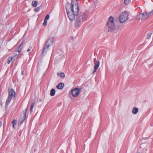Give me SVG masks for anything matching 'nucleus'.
<instances>
[{
    "label": "nucleus",
    "mask_w": 153,
    "mask_h": 153,
    "mask_svg": "<svg viewBox=\"0 0 153 153\" xmlns=\"http://www.w3.org/2000/svg\"><path fill=\"white\" fill-rule=\"evenodd\" d=\"M35 102H33L32 103V104H31V105L30 106V112L31 113L33 111V109L35 105Z\"/></svg>",
    "instance_id": "nucleus-20"
},
{
    "label": "nucleus",
    "mask_w": 153,
    "mask_h": 153,
    "mask_svg": "<svg viewBox=\"0 0 153 153\" xmlns=\"http://www.w3.org/2000/svg\"><path fill=\"white\" fill-rule=\"evenodd\" d=\"M57 75L60 77L64 79L65 78V75L64 73L61 72L57 73Z\"/></svg>",
    "instance_id": "nucleus-13"
},
{
    "label": "nucleus",
    "mask_w": 153,
    "mask_h": 153,
    "mask_svg": "<svg viewBox=\"0 0 153 153\" xmlns=\"http://www.w3.org/2000/svg\"><path fill=\"white\" fill-rule=\"evenodd\" d=\"M64 84L62 82L59 83L56 86L58 89H62L64 87Z\"/></svg>",
    "instance_id": "nucleus-11"
},
{
    "label": "nucleus",
    "mask_w": 153,
    "mask_h": 153,
    "mask_svg": "<svg viewBox=\"0 0 153 153\" xmlns=\"http://www.w3.org/2000/svg\"><path fill=\"white\" fill-rule=\"evenodd\" d=\"M136 153H140L139 152H136Z\"/></svg>",
    "instance_id": "nucleus-34"
},
{
    "label": "nucleus",
    "mask_w": 153,
    "mask_h": 153,
    "mask_svg": "<svg viewBox=\"0 0 153 153\" xmlns=\"http://www.w3.org/2000/svg\"><path fill=\"white\" fill-rule=\"evenodd\" d=\"M24 43V42L22 41L21 44L18 47L16 50L17 51L20 53L21 51L22 48Z\"/></svg>",
    "instance_id": "nucleus-12"
},
{
    "label": "nucleus",
    "mask_w": 153,
    "mask_h": 153,
    "mask_svg": "<svg viewBox=\"0 0 153 153\" xmlns=\"http://www.w3.org/2000/svg\"><path fill=\"white\" fill-rule=\"evenodd\" d=\"M94 68H98L100 65V61L99 60L97 61L96 58L94 59Z\"/></svg>",
    "instance_id": "nucleus-9"
},
{
    "label": "nucleus",
    "mask_w": 153,
    "mask_h": 153,
    "mask_svg": "<svg viewBox=\"0 0 153 153\" xmlns=\"http://www.w3.org/2000/svg\"><path fill=\"white\" fill-rule=\"evenodd\" d=\"M39 100L41 101V100L40 99H39Z\"/></svg>",
    "instance_id": "nucleus-35"
},
{
    "label": "nucleus",
    "mask_w": 153,
    "mask_h": 153,
    "mask_svg": "<svg viewBox=\"0 0 153 153\" xmlns=\"http://www.w3.org/2000/svg\"><path fill=\"white\" fill-rule=\"evenodd\" d=\"M39 8H40V7H39Z\"/></svg>",
    "instance_id": "nucleus-36"
},
{
    "label": "nucleus",
    "mask_w": 153,
    "mask_h": 153,
    "mask_svg": "<svg viewBox=\"0 0 153 153\" xmlns=\"http://www.w3.org/2000/svg\"><path fill=\"white\" fill-rule=\"evenodd\" d=\"M150 13H152V14H153V9L150 12Z\"/></svg>",
    "instance_id": "nucleus-32"
},
{
    "label": "nucleus",
    "mask_w": 153,
    "mask_h": 153,
    "mask_svg": "<svg viewBox=\"0 0 153 153\" xmlns=\"http://www.w3.org/2000/svg\"><path fill=\"white\" fill-rule=\"evenodd\" d=\"M114 19V18L112 16H111L108 19L106 26L108 28L109 32H112L115 28Z\"/></svg>",
    "instance_id": "nucleus-3"
},
{
    "label": "nucleus",
    "mask_w": 153,
    "mask_h": 153,
    "mask_svg": "<svg viewBox=\"0 0 153 153\" xmlns=\"http://www.w3.org/2000/svg\"><path fill=\"white\" fill-rule=\"evenodd\" d=\"M13 58L12 57H8V58L7 63L9 64L12 61Z\"/></svg>",
    "instance_id": "nucleus-22"
},
{
    "label": "nucleus",
    "mask_w": 153,
    "mask_h": 153,
    "mask_svg": "<svg viewBox=\"0 0 153 153\" xmlns=\"http://www.w3.org/2000/svg\"><path fill=\"white\" fill-rule=\"evenodd\" d=\"M128 19V16L124 13H121L119 17V21L120 23H123Z\"/></svg>",
    "instance_id": "nucleus-6"
},
{
    "label": "nucleus",
    "mask_w": 153,
    "mask_h": 153,
    "mask_svg": "<svg viewBox=\"0 0 153 153\" xmlns=\"http://www.w3.org/2000/svg\"><path fill=\"white\" fill-rule=\"evenodd\" d=\"M138 111V108L137 107H134L132 110V113L134 114H136Z\"/></svg>",
    "instance_id": "nucleus-15"
},
{
    "label": "nucleus",
    "mask_w": 153,
    "mask_h": 153,
    "mask_svg": "<svg viewBox=\"0 0 153 153\" xmlns=\"http://www.w3.org/2000/svg\"><path fill=\"white\" fill-rule=\"evenodd\" d=\"M21 74L22 75H24V71H22Z\"/></svg>",
    "instance_id": "nucleus-31"
},
{
    "label": "nucleus",
    "mask_w": 153,
    "mask_h": 153,
    "mask_svg": "<svg viewBox=\"0 0 153 153\" xmlns=\"http://www.w3.org/2000/svg\"><path fill=\"white\" fill-rule=\"evenodd\" d=\"M87 15L85 13L84 14L82 17V21L83 22L86 21L87 20Z\"/></svg>",
    "instance_id": "nucleus-16"
},
{
    "label": "nucleus",
    "mask_w": 153,
    "mask_h": 153,
    "mask_svg": "<svg viewBox=\"0 0 153 153\" xmlns=\"http://www.w3.org/2000/svg\"><path fill=\"white\" fill-rule=\"evenodd\" d=\"M73 39V37H70V40H72Z\"/></svg>",
    "instance_id": "nucleus-30"
},
{
    "label": "nucleus",
    "mask_w": 153,
    "mask_h": 153,
    "mask_svg": "<svg viewBox=\"0 0 153 153\" xmlns=\"http://www.w3.org/2000/svg\"><path fill=\"white\" fill-rule=\"evenodd\" d=\"M142 15V13H140L137 16V17H136L137 19H139V20H144V18L143 17V16Z\"/></svg>",
    "instance_id": "nucleus-14"
},
{
    "label": "nucleus",
    "mask_w": 153,
    "mask_h": 153,
    "mask_svg": "<svg viewBox=\"0 0 153 153\" xmlns=\"http://www.w3.org/2000/svg\"><path fill=\"white\" fill-rule=\"evenodd\" d=\"M31 48H32L31 47H30V48H28L27 51V52H29L30 51V49H31Z\"/></svg>",
    "instance_id": "nucleus-29"
},
{
    "label": "nucleus",
    "mask_w": 153,
    "mask_h": 153,
    "mask_svg": "<svg viewBox=\"0 0 153 153\" xmlns=\"http://www.w3.org/2000/svg\"><path fill=\"white\" fill-rule=\"evenodd\" d=\"M47 21L46 20H44V23H43V25L44 26H46L47 25Z\"/></svg>",
    "instance_id": "nucleus-26"
},
{
    "label": "nucleus",
    "mask_w": 153,
    "mask_h": 153,
    "mask_svg": "<svg viewBox=\"0 0 153 153\" xmlns=\"http://www.w3.org/2000/svg\"><path fill=\"white\" fill-rule=\"evenodd\" d=\"M77 17H78L76 19L75 22V26L76 28L78 27L81 23L80 16L79 17L78 16L76 17L77 18Z\"/></svg>",
    "instance_id": "nucleus-8"
},
{
    "label": "nucleus",
    "mask_w": 153,
    "mask_h": 153,
    "mask_svg": "<svg viewBox=\"0 0 153 153\" xmlns=\"http://www.w3.org/2000/svg\"><path fill=\"white\" fill-rule=\"evenodd\" d=\"M142 15L143 16L144 19L145 20L150 15L152 14V13H150V12L149 13L146 12L143 13H142Z\"/></svg>",
    "instance_id": "nucleus-10"
},
{
    "label": "nucleus",
    "mask_w": 153,
    "mask_h": 153,
    "mask_svg": "<svg viewBox=\"0 0 153 153\" xmlns=\"http://www.w3.org/2000/svg\"><path fill=\"white\" fill-rule=\"evenodd\" d=\"M2 123L1 122H0V126L2 125Z\"/></svg>",
    "instance_id": "nucleus-33"
},
{
    "label": "nucleus",
    "mask_w": 153,
    "mask_h": 153,
    "mask_svg": "<svg viewBox=\"0 0 153 153\" xmlns=\"http://www.w3.org/2000/svg\"><path fill=\"white\" fill-rule=\"evenodd\" d=\"M97 69V68H94V71H93V74H94L95 72H96Z\"/></svg>",
    "instance_id": "nucleus-27"
},
{
    "label": "nucleus",
    "mask_w": 153,
    "mask_h": 153,
    "mask_svg": "<svg viewBox=\"0 0 153 153\" xmlns=\"http://www.w3.org/2000/svg\"><path fill=\"white\" fill-rule=\"evenodd\" d=\"M38 3V1H33L32 3V5L33 7H36Z\"/></svg>",
    "instance_id": "nucleus-19"
},
{
    "label": "nucleus",
    "mask_w": 153,
    "mask_h": 153,
    "mask_svg": "<svg viewBox=\"0 0 153 153\" xmlns=\"http://www.w3.org/2000/svg\"><path fill=\"white\" fill-rule=\"evenodd\" d=\"M50 17V15L49 14H47L45 16V20L48 21Z\"/></svg>",
    "instance_id": "nucleus-25"
},
{
    "label": "nucleus",
    "mask_w": 153,
    "mask_h": 153,
    "mask_svg": "<svg viewBox=\"0 0 153 153\" xmlns=\"http://www.w3.org/2000/svg\"><path fill=\"white\" fill-rule=\"evenodd\" d=\"M130 0H124V2L126 4H128L130 2Z\"/></svg>",
    "instance_id": "nucleus-23"
},
{
    "label": "nucleus",
    "mask_w": 153,
    "mask_h": 153,
    "mask_svg": "<svg viewBox=\"0 0 153 153\" xmlns=\"http://www.w3.org/2000/svg\"><path fill=\"white\" fill-rule=\"evenodd\" d=\"M54 39L53 38H50L48 40L42 50L41 55L39 57V62H42L43 57L47 53L48 48L53 42Z\"/></svg>",
    "instance_id": "nucleus-2"
},
{
    "label": "nucleus",
    "mask_w": 153,
    "mask_h": 153,
    "mask_svg": "<svg viewBox=\"0 0 153 153\" xmlns=\"http://www.w3.org/2000/svg\"><path fill=\"white\" fill-rule=\"evenodd\" d=\"M34 11L36 12H38V7L35 8L34 9Z\"/></svg>",
    "instance_id": "nucleus-28"
},
{
    "label": "nucleus",
    "mask_w": 153,
    "mask_h": 153,
    "mask_svg": "<svg viewBox=\"0 0 153 153\" xmlns=\"http://www.w3.org/2000/svg\"><path fill=\"white\" fill-rule=\"evenodd\" d=\"M65 8L68 17L71 21H73L75 17L78 16L79 7L78 0H71V3L67 2L65 4Z\"/></svg>",
    "instance_id": "nucleus-1"
},
{
    "label": "nucleus",
    "mask_w": 153,
    "mask_h": 153,
    "mask_svg": "<svg viewBox=\"0 0 153 153\" xmlns=\"http://www.w3.org/2000/svg\"><path fill=\"white\" fill-rule=\"evenodd\" d=\"M16 120H14L12 122V123L13 124V128H15V126L16 124Z\"/></svg>",
    "instance_id": "nucleus-21"
},
{
    "label": "nucleus",
    "mask_w": 153,
    "mask_h": 153,
    "mask_svg": "<svg viewBox=\"0 0 153 153\" xmlns=\"http://www.w3.org/2000/svg\"><path fill=\"white\" fill-rule=\"evenodd\" d=\"M19 52L17 51L16 50L13 52L14 55V57L17 58H18V56L19 55Z\"/></svg>",
    "instance_id": "nucleus-18"
},
{
    "label": "nucleus",
    "mask_w": 153,
    "mask_h": 153,
    "mask_svg": "<svg viewBox=\"0 0 153 153\" xmlns=\"http://www.w3.org/2000/svg\"><path fill=\"white\" fill-rule=\"evenodd\" d=\"M28 108L23 110L22 111V115H21L19 118L18 124L21 125L24 122L26 118V114Z\"/></svg>",
    "instance_id": "nucleus-5"
},
{
    "label": "nucleus",
    "mask_w": 153,
    "mask_h": 153,
    "mask_svg": "<svg viewBox=\"0 0 153 153\" xmlns=\"http://www.w3.org/2000/svg\"><path fill=\"white\" fill-rule=\"evenodd\" d=\"M56 93V91L55 89H52L50 91V95L51 96H54Z\"/></svg>",
    "instance_id": "nucleus-17"
},
{
    "label": "nucleus",
    "mask_w": 153,
    "mask_h": 153,
    "mask_svg": "<svg viewBox=\"0 0 153 153\" xmlns=\"http://www.w3.org/2000/svg\"><path fill=\"white\" fill-rule=\"evenodd\" d=\"M152 34V33H148L147 35V39H149L150 38Z\"/></svg>",
    "instance_id": "nucleus-24"
},
{
    "label": "nucleus",
    "mask_w": 153,
    "mask_h": 153,
    "mask_svg": "<svg viewBox=\"0 0 153 153\" xmlns=\"http://www.w3.org/2000/svg\"><path fill=\"white\" fill-rule=\"evenodd\" d=\"M81 89L75 88L71 91V94L74 97H77L80 93Z\"/></svg>",
    "instance_id": "nucleus-7"
},
{
    "label": "nucleus",
    "mask_w": 153,
    "mask_h": 153,
    "mask_svg": "<svg viewBox=\"0 0 153 153\" xmlns=\"http://www.w3.org/2000/svg\"><path fill=\"white\" fill-rule=\"evenodd\" d=\"M9 95L6 102V106H8L11 100L13 99L15 97L16 93L14 89L11 88L8 89Z\"/></svg>",
    "instance_id": "nucleus-4"
}]
</instances>
